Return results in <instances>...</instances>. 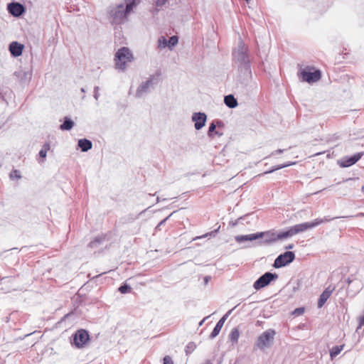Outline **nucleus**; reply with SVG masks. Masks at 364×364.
Returning <instances> with one entry per match:
<instances>
[{"instance_id":"1","label":"nucleus","mask_w":364,"mask_h":364,"mask_svg":"<svg viewBox=\"0 0 364 364\" xmlns=\"http://www.w3.org/2000/svg\"><path fill=\"white\" fill-rule=\"evenodd\" d=\"M233 61L237 64L238 69L246 79L251 78L252 71L250 65L248 48L241 38H239L237 46L232 50Z\"/></svg>"},{"instance_id":"2","label":"nucleus","mask_w":364,"mask_h":364,"mask_svg":"<svg viewBox=\"0 0 364 364\" xmlns=\"http://www.w3.org/2000/svg\"><path fill=\"white\" fill-rule=\"evenodd\" d=\"M125 7L123 4H120L109 9L108 13L112 18L113 23L116 24L122 23L127 18V14L137 5L139 0H125Z\"/></svg>"},{"instance_id":"3","label":"nucleus","mask_w":364,"mask_h":364,"mask_svg":"<svg viewBox=\"0 0 364 364\" xmlns=\"http://www.w3.org/2000/svg\"><path fill=\"white\" fill-rule=\"evenodd\" d=\"M133 59V55L128 48L122 47L119 48L114 55L115 68L122 71L125 70L127 63L132 62Z\"/></svg>"},{"instance_id":"4","label":"nucleus","mask_w":364,"mask_h":364,"mask_svg":"<svg viewBox=\"0 0 364 364\" xmlns=\"http://www.w3.org/2000/svg\"><path fill=\"white\" fill-rule=\"evenodd\" d=\"M275 335L276 331L274 329H267L258 336L255 342L254 349L264 350V349L269 348L272 346Z\"/></svg>"},{"instance_id":"5","label":"nucleus","mask_w":364,"mask_h":364,"mask_svg":"<svg viewBox=\"0 0 364 364\" xmlns=\"http://www.w3.org/2000/svg\"><path fill=\"white\" fill-rule=\"evenodd\" d=\"M260 239L264 238L262 241L258 242L259 245H271L278 240L287 239L286 232L284 231L274 232V230H269L264 232H259Z\"/></svg>"},{"instance_id":"6","label":"nucleus","mask_w":364,"mask_h":364,"mask_svg":"<svg viewBox=\"0 0 364 364\" xmlns=\"http://www.w3.org/2000/svg\"><path fill=\"white\" fill-rule=\"evenodd\" d=\"M158 83V77L152 75L144 82H142L136 89L135 96L137 98H141L147 95L154 88Z\"/></svg>"},{"instance_id":"7","label":"nucleus","mask_w":364,"mask_h":364,"mask_svg":"<svg viewBox=\"0 0 364 364\" xmlns=\"http://www.w3.org/2000/svg\"><path fill=\"white\" fill-rule=\"evenodd\" d=\"M277 279V274L267 272L262 274L261 277H259L255 282L253 287L256 290H259L269 285L272 281L276 280Z\"/></svg>"},{"instance_id":"8","label":"nucleus","mask_w":364,"mask_h":364,"mask_svg":"<svg viewBox=\"0 0 364 364\" xmlns=\"http://www.w3.org/2000/svg\"><path fill=\"white\" fill-rule=\"evenodd\" d=\"M295 259V254L291 251H287L279 255L274 260L273 267L274 268H280L292 262Z\"/></svg>"},{"instance_id":"9","label":"nucleus","mask_w":364,"mask_h":364,"mask_svg":"<svg viewBox=\"0 0 364 364\" xmlns=\"http://www.w3.org/2000/svg\"><path fill=\"white\" fill-rule=\"evenodd\" d=\"M309 67L306 69H302L299 73L298 74L299 77L302 78V81L306 82L309 83L315 82L320 80L321 78V72L318 70H316L314 72H311Z\"/></svg>"},{"instance_id":"10","label":"nucleus","mask_w":364,"mask_h":364,"mask_svg":"<svg viewBox=\"0 0 364 364\" xmlns=\"http://www.w3.org/2000/svg\"><path fill=\"white\" fill-rule=\"evenodd\" d=\"M311 229L309 222L295 225L285 230L287 238Z\"/></svg>"},{"instance_id":"11","label":"nucleus","mask_w":364,"mask_h":364,"mask_svg":"<svg viewBox=\"0 0 364 364\" xmlns=\"http://www.w3.org/2000/svg\"><path fill=\"white\" fill-rule=\"evenodd\" d=\"M363 154V152H359L350 156H344L338 161V164L343 168L351 166L358 161Z\"/></svg>"},{"instance_id":"12","label":"nucleus","mask_w":364,"mask_h":364,"mask_svg":"<svg viewBox=\"0 0 364 364\" xmlns=\"http://www.w3.org/2000/svg\"><path fill=\"white\" fill-rule=\"evenodd\" d=\"M192 121L194 122V127L196 130L201 129L205 124L207 115L204 112H194L191 117Z\"/></svg>"},{"instance_id":"13","label":"nucleus","mask_w":364,"mask_h":364,"mask_svg":"<svg viewBox=\"0 0 364 364\" xmlns=\"http://www.w3.org/2000/svg\"><path fill=\"white\" fill-rule=\"evenodd\" d=\"M89 340V334L84 329L78 330L74 336V343L77 348L82 347Z\"/></svg>"},{"instance_id":"14","label":"nucleus","mask_w":364,"mask_h":364,"mask_svg":"<svg viewBox=\"0 0 364 364\" xmlns=\"http://www.w3.org/2000/svg\"><path fill=\"white\" fill-rule=\"evenodd\" d=\"M7 10L14 17H19L25 11V7L18 2H11L7 4Z\"/></svg>"},{"instance_id":"15","label":"nucleus","mask_w":364,"mask_h":364,"mask_svg":"<svg viewBox=\"0 0 364 364\" xmlns=\"http://www.w3.org/2000/svg\"><path fill=\"white\" fill-rule=\"evenodd\" d=\"M232 310L228 311L216 323L215 328H213V331L211 332L210 335V338L211 339L215 338L221 331L225 321L228 318V316L232 313Z\"/></svg>"},{"instance_id":"16","label":"nucleus","mask_w":364,"mask_h":364,"mask_svg":"<svg viewBox=\"0 0 364 364\" xmlns=\"http://www.w3.org/2000/svg\"><path fill=\"white\" fill-rule=\"evenodd\" d=\"M335 287H332L331 286H328L325 289V290L321 293V294L319 296L318 301V307L321 308L326 301L329 299L331 295L332 294L333 291H334Z\"/></svg>"},{"instance_id":"17","label":"nucleus","mask_w":364,"mask_h":364,"mask_svg":"<svg viewBox=\"0 0 364 364\" xmlns=\"http://www.w3.org/2000/svg\"><path fill=\"white\" fill-rule=\"evenodd\" d=\"M23 49V45L13 41L9 45V51L14 57H18L21 55Z\"/></svg>"},{"instance_id":"18","label":"nucleus","mask_w":364,"mask_h":364,"mask_svg":"<svg viewBox=\"0 0 364 364\" xmlns=\"http://www.w3.org/2000/svg\"><path fill=\"white\" fill-rule=\"evenodd\" d=\"M260 235H259V232L253 233V234H249V235H237L235 237V240L237 242L241 243L246 241H253L256 240L260 239Z\"/></svg>"},{"instance_id":"19","label":"nucleus","mask_w":364,"mask_h":364,"mask_svg":"<svg viewBox=\"0 0 364 364\" xmlns=\"http://www.w3.org/2000/svg\"><path fill=\"white\" fill-rule=\"evenodd\" d=\"M14 75L16 76L18 79L21 80V82L23 83H26L30 81L31 78V72L29 70H20L18 71H16L14 73Z\"/></svg>"},{"instance_id":"20","label":"nucleus","mask_w":364,"mask_h":364,"mask_svg":"<svg viewBox=\"0 0 364 364\" xmlns=\"http://www.w3.org/2000/svg\"><path fill=\"white\" fill-rule=\"evenodd\" d=\"M77 146L82 151L86 152L92 149V143L87 139H81L78 140Z\"/></svg>"},{"instance_id":"21","label":"nucleus","mask_w":364,"mask_h":364,"mask_svg":"<svg viewBox=\"0 0 364 364\" xmlns=\"http://www.w3.org/2000/svg\"><path fill=\"white\" fill-rule=\"evenodd\" d=\"M224 103L229 108H235L237 106V100L232 95H226L224 97Z\"/></svg>"},{"instance_id":"22","label":"nucleus","mask_w":364,"mask_h":364,"mask_svg":"<svg viewBox=\"0 0 364 364\" xmlns=\"http://www.w3.org/2000/svg\"><path fill=\"white\" fill-rule=\"evenodd\" d=\"M74 127V122L73 121L70 119L69 117H65L64 118V122L62 124H60V129L61 130H66V131H69L73 127Z\"/></svg>"},{"instance_id":"23","label":"nucleus","mask_w":364,"mask_h":364,"mask_svg":"<svg viewBox=\"0 0 364 364\" xmlns=\"http://www.w3.org/2000/svg\"><path fill=\"white\" fill-rule=\"evenodd\" d=\"M294 164H295V162H289V163H287V164H283L277 165V166H275L272 167L270 170L264 172L262 174L264 175V174L271 173H272V172H274L275 171L282 169V168H285V167L290 166L294 165Z\"/></svg>"},{"instance_id":"24","label":"nucleus","mask_w":364,"mask_h":364,"mask_svg":"<svg viewBox=\"0 0 364 364\" xmlns=\"http://www.w3.org/2000/svg\"><path fill=\"white\" fill-rule=\"evenodd\" d=\"M239 337H240L239 330L237 328H234L233 329H232L230 333L229 334L230 341L233 343H237Z\"/></svg>"},{"instance_id":"25","label":"nucleus","mask_w":364,"mask_h":364,"mask_svg":"<svg viewBox=\"0 0 364 364\" xmlns=\"http://www.w3.org/2000/svg\"><path fill=\"white\" fill-rule=\"evenodd\" d=\"M343 346H344L343 345L333 346L330 350L331 358L333 359V358L337 356L341 352V350L343 349Z\"/></svg>"},{"instance_id":"26","label":"nucleus","mask_w":364,"mask_h":364,"mask_svg":"<svg viewBox=\"0 0 364 364\" xmlns=\"http://www.w3.org/2000/svg\"><path fill=\"white\" fill-rule=\"evenodd\" d=\"M167 46H168V40L164 36H161L158 39V48L159 49H163Z\"/></svg>"},{"instance_id":"27","label":"nucleus","mask_w":364,"mask_h":364,"mask_svg":"<svg viewBox=\"0 0 364 364\" xmlns=\"http://www.w3.org/2000/svg\"><path fill=\"white\" fill-rule=\"evenodd\" d=\"M105 238L102 237H97L95 238L94 240L91 241L90 243H89V246L92 248L93 247H97V246L99 245V244H101L102 240H104Z\"/></svg>"},{"instance_id":"28","label":"nucleus","mask_w":364,"mask_h":364,"mask_svg":"<svg viewBox=\"0 0 364 364\" xmlns=\"http://www.w3.org/2000/svg\"><path fill=\"white\" fill-rule=\"evenodd\" d=\"M178 42V38L176 36H171L169 40H168V47L171 48L175 46Z\"/></svg>"},{"instance_id":"29","label":"nucleus","mask_w":364,"mask_h":364,"mask_svg":"<svg viewBox=\"0 0 364 364\" xmlns=\"http://www.w3.org/2000/svg\"><path fill=\"white\" fill-rule=\"evenodd\" d=\"M132 288L127 284H123L119 287V291L122 294H127L131 292Z\"/></svg>"},{"instance_id":"30","label":"nucleus","mask_w":364,"mask_h":364,"mask_svg":"<svg viewBox=\"0 0 364 364\" xmlns=\"http://www.w3.org/2000/svg\"><path fill=\"white\" fill-rule=\"evenodd\" d=\"M50 149V144L46 143L43 146V148L39 151V156L41 158H46L48 150Z\"/></svg>"},{"instance_id":"31","label":"nucleus","mask_w":364,"mask_h":364,"mask_svg":"<svg viewBox=\"0 0 364 364\" xmlns=\"http://www.w3.org/2000/svg\"><path fill=\"white\" fill-rule=\"evenodd\" d=\"M216 129V124H215V122L213 121L209 126L208 131V136L210 138L213 137V132L215 131Z\"/></svg>"},{"instance_id":"32","label":"nucleus","mask_w":364,"mask_h":364,"mask_svg":"<svg viewBox=\"0 0 364 364\" xmlns=\"http://www.w3.org/2000/svg\"><path fill=\"white\" fill-rule=\"evenodd\" d=\"M309 223L310 225L311 229H312V228L322 224L323 220H322V218H316L311 222H309Z\"/></svg>"},{"instance_id":"33","label":"nucleus","mask_w":364,"mask_h":364,"mask_svg":"<svg viewBox=\"0 0 364 364\" xmlns=\"http://www.w3.org/2000/svg\"><path fill=\"white\" fill-rule=\"evenodd\" d=\"M196 348V345L194 343L191 342L189 343L186 349V354L191 353Z\"/></svg>"},{"instance_id":"34","label":"nucleus","mask_w":364,"mask_h":364,"mask_svg":"<svg viewBox=\"0 0 364 364\" xmlns=\"http://www.w3.org/2000/svg\"><path fill=\"white\" fill-rule=\"evenodd\" d=\"M10 178H11V179H13V178H17V179H19V178H21V174H20V173H19V171H17V170H14V171L10 174Z\"/></svg>"},{"instance_id":"35","label":"nucleus","mask_w":364,"mask_h":364,"mask_svg":"<svg viewBox=\"0 0 364 364\" xmlns=\"http://www.w3.org/2000/svg\"><path fill=\"white\" fill-rule=\"evenodd\" d=\"M219 228H220V227L218 229H216L215 230L211 231V232H210L208 233H206V234L203 235L201 237H198V238H203V237H208V236H213L214 237V236H215L216 233L218 232Z\"/></svg>"},{"instance_id":"36","label":"nucleus","mask_w":364,"mask_h":364,"mask_svg":"<svg viewBox=\"0 0 364 364\" xmlns=\"http://www.w3.org/2000/svg\"><path fill=\"white\" fill-rule=\"evenodd\" d=\"M168 0H156L155 5L156 7H162L164 6Z\"/></svg>"},{"instance_id":"37","label":"nucleus","mask_w":364,"mask_h":364,"mask_svg":"<svg viewBox=\"0 0 364 364\" xmlns=\"http://www.w3.org/2000/svg\"><path fill=\"white\" fill-rule=\"evenodd\" d=\"M164 364H173V362L171 358L168 355H166L164 358Z\"/></svg>"},{"instance_id":"38","label":"nucleus","mask_w":364,"mask_h":364,"mask_svg":"<svg viewBox=\"0 0 364 364\" xmlns=\"http://www.w3.org/2000/svg\"><path fill=\"white\" fill-rule=\"evenodd\" d=\"M339 218L340 217L330 218L329 216H325L323 218H322L323 223L330 222V221H331L333 220H335V219H337V218Z\"/></svg>"},{"instance_id":"39","label":"nucleus","mask_w":364,"mask_h":364,"mask_svg":"<svg viewBox=\"0 0 364 364\" xmlns=\"http://www.w3.org/2000/svg\"><path fill=\"white\" fill-rule=\"evenodd\" d=\"M94 98L96 100H98V98H99V96H100V94H99V87L98 86H96L94 88Z\"/></svg>"},{"instance_id":"40","label":"nucleus","mask_w":364,"mask_h":364,"mask_svg":"<svg viewBox=\"0 0 364 364\" xmlns=\"http://www.w3.org/2000/svg\"><path fill=\"white\" fill-rule=\"evenodd\" d=\"M359 325L358 329L361 328L364 325V315L358 318Z\"/></svg>"},{"instance_id":"41","label":"nucleus","mask_w":364,"mask_h":364,"mask_svg":"<svg viewBox=\"0 0 364 364\" xmlns=\"http://www.w3.org/2000/svg\"><path fill=\"white\" fill-rule=\"evenodd\" d=\"M304 310L303 308H297L294 310V314L296 315H301L304 313Z\"/></svg>"},{"instance_id":"42","label":"nucleus","mask_w":364,"mask_h":364,"mask_svg":"<svg viewBox=\"0 0 364 364\" xmlns=\"http://www.w3.org/2000/svg\"><path fill=\"white\" fill-rule=\"evenodd\" d=\"M215 122V124H216V127H223V122L221 120L215 119L213 121Z\"/></svg>"},{"instance_id":"43","label":"nucleus","mask_w":364,"mask_h":364,"mask_svg":"<svg viewBox=\"0 0 364 364\" xmlns=\"http://www.w3.org/2000/svg\"><path fill=\"white\" fill-rule=\"evenodd\" d=\"M175 212H173L171 213L168 217H166V218H164V220H162L160 223H159V225H163L166 222V220L174 213Z\"/></svg>"},{"instance_id":"44","label":"nucleus","mask_w":364,"mask_h":364,"mask_svg":"<svg viewBox=\"0 0 364 364\" xmlns=\"http://www.w3.org/2000/svg\"><path fill=\"white\" fill-rule=\"evenodd\" d=\"M284 151V149H279L276 150L275 151L272 153V155L277 154H282Z\"/></svg>"},{"instance_id":"45","label":"nucleus","mask_w":364,"mask_h":364,"mask_svg":"<svg viewBox=\"0 0 364 364\" xmlns=\"http://www.w3.org/2000/svg\"><path fill=\"white\" fill-rule=\"evenodd\" d=\"M214 135H218V136H222V135H223V133H220V132H219L218 131H216V130H215V131L213 132V136H214Z\"/></svg>"},{"instance_id":"46","label":"nucleus","mask_w":364,"mask_h":364,"mask_svg":"<svg viewBox=\"0 0 364 364\" xmlns=\"http://www.w3.org/2000/svg\"><path fill=\"white\" fill-rule=\"evenodd\" d=\"M293 247H294V244H290L288 246H286L285 249L286 250H290V249H292Z\"/></svg>"},{"instance_id":"47","label":"nucleus","mask_w":364,"mask_h":364,"mask_svg":"<svg viewBox=\"0 0 364 364\" xmlns=\"http://www.w3.org/2000/svg\"><path fill=\"white\" fill-rule=\"evenodd\" d=\"M166 200L165 198L161 199V198L158 196L156 198V203H159L161 200Z\"/></svg>"},{"instance_id":"48","label":"nucleus","mask_w":364,"mask_h":364,"mask_svg":"<svg viewBox=\"0 0 364 364\" xmlns=\"http://www.w3.org/2000/svg\"><path fill=\"white\" fill-rule=\"evenodd\" d=\"M208 318V316L205 317V318H203V320L199 323V326H202V325H203V322L205 321V320L206 318Z\"/></svg>"},{"instance_id":"49","label":"nucleus","mask_w":364,"mask_h":364,"mask_svg":"<svg viewBox=\"0 0 364 364\" xmlns=\"http://www.w3.org/2000/svg\"><path fill=\"white\" fill-rule=\"evenodd\" d=\"M161 225H159V223L158 225L156 227V230H161Z\"/></svg>"},{"instance_id":"50","label":"nucleus","mask_w":364,"mask_h":364,"mask_svg":"<svg viewBox=\"0 0 364 364\" xmlns=\"http://www.w3.org/2000/svg\"><path fill=\"white\" fill-rule=\"evenodd\" d=\"M208 277H205V284H207V283H208Z\"/></svg>"},{"instance_id":"51","label":"nucleus","mask_w":364,"mask_h":364,"mask_svg":"<svg viewBox=\"0 0 364 364\" xmlns=\"http://www.w3.org/2000/svg\"><path fill=\"white\" fill-rule=\"evenodd\" d=\"M204 364H212V363L210 362V360H206Z\"/></svg>"},{"instance_id":"52","label":"nucleus","mask_w":364,"mask_h":364,"mask_svg":"<svg viewBox=\"0 0 364 364\" xmlns=\"http://www.w3.org/2000/svg\"><path fill=\"white\" fill-rule=\"evenodd\" d=\"M299 289V287H294V291H295L298 290Z\"/></svg>"},{"instance_id":"53","label":"nucleus","mask_w":364,"mask_h":364,"mask_svg":"<svg viewBox=\"0 0 364 364\" xmlns=\"http://www.w3.org/2000/svg\"><path fill=\"white\" fill-rule=\"evenodd\" d=\"M81 92H85V88H83V87H82V88H81Z\"/></svg>"},{"instance_id":"54","label":"nucleus","mask_w":364,"mask_h":364,"mask_svg":"<svg viewBox=\"0 0 364 364\" xmlns=\"http://www.w3.org/2000/svg\"><path fill=\"white\" fill-rule=\"evenodd\" d=\"M237 308V306H235L234 308L232 309V311Z\"/></svg>"},{"instance_id":"55","label":"nucleus","mask_w":364,"mask_h":364,"mask_svg":"<svg viewBox=\"0 0 364 364\" xmlns=\"http://www.w3.org/2000/svg\"><path fill=\"white\" fill-rule=\"evenodd\" d=\"M237 308V306H235L234 308L232 309V311Z\"/></svg>"},{"instance_id":"56","label":"nucleus","mask_w":364,"mask_h":364,"mask_svg":"<svg viewBox=\"0 0 364 364\" xmlns=\"http://www.w3.org/2000/svg\"><path fill=\"white\" fill-rule=\"evenodd\" d=\"M246 1H248L249 0H245Z\"/></svg>"}]
</instances>
